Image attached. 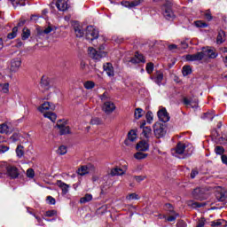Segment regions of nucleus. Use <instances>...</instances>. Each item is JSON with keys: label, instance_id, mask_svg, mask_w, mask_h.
<instances>
[{"label": "nucleus", "instance_id": "1", "mask_svg": "<svg viewBox=\"0 0 227 227\" xmlns=\"http://www.w3.org/2000/svg\"><path fill=\"white\" fill-rule=\"evenodd\" d=\"M54 109H56V106L48 101L43 103L37 107L39 113H42L44 118H48V120H51V121H56V114L51 112L54 111Z\"/></svg>", "mask_w": 227, "mask_h": 227}, {"label": "nucleus", "instance_id": "3", "mask_svg": "<svg viewBox=\"0 0 227 227\" xmlns=\"http://www.w3.org/2000/svg\"><path fill=\"white\" fill-rule=\"evenodd\" d=\"M154 1L156 3H159V1H162V3H165L161 7L163 17L167 20H175V12H173V10H171V0H154Z\"/></svg>", "mask_w": 227, "mask_h": 227}, {"label": "nucleus", "instance_id": "38", "mask_svg": "<svg viewBox=\"0 0 227 227\" xmlns=\"http://www.w3.org/2000/svg\"><path fill=\"white\" fill-rule=\"evenodd\" d=\"M74 33L78 38H82V36H84V31H82V28H81V27H75Z\"/></svg>", "mask_w": 227, "mask_h": 227}, {"label": "nucleus", "instance_id": "34", "mask_svg": "<svg viewBox=\"0 0 227 227\" xmlns=\"http://www.w3.org/2000/svg\"><path fill=\"white\" fill-rule=\"evenodd\" d=\"M214 116H215V115L214 114V112L211 111V112H207V113L204 114V115L202 116V119L207 120L208 121H212L214 120Z\"/></svg>", "mask_w": 227, "mask_h": 227}, {"label": "nucleus", "instance_id": "26", "mask_svg": "<svg viewBox=\"0 0 227 227\" xmlns=\"http://www.w3.org/2000/svg\"><path fill=\"white\" fill-rule=\"evenodd\" d=\"M174 152H176V155L184 154V152H185V144L178 143Z\"/></svg>", "mask_w": 227, "mask_h": 227}, {"label": "nucleus", "instance_id": "2", "mask_svg": "<svg viewBox=\"0 0 227 227\" xmlns=\"http://www.w3.org/2000/svg\"><path fill=\"white\" fill-rule=\"evenodd\" d=\"M98 49L99 51H97V50H95V48L93 47H89L88 49V54L90 58L95 59V61H100L103 58H106V56H107L106 51H102L106 49L105 43L100 44Z\"/></svg>", "mask_w": 227, "mask_h": 227}, {"label": "nucleus", "instance_id": "49", "mask_svg": "<svg viewBox=\"0 0 227 227\" xmlns=\"http://www.w3.org/2000/svg\"><path fill=\"white\" fill-rule=\"evenodd\" d=\"M27 178H35V170L33 168H28L27 170Z\"/></svg>", "mask_w": 227, "mask_h": 227}, {"label": "nucleus", "instance_id": "36", "mask_svg": "<svg viewBox=\"0 0 227 227\" xmlns=\"http://www.w3.org/2000/svg\"><path fill=\"white\" fill-rule=\"evenodd\" d=\"M194 26L196 27H201V28L208 27V24H207V22H205L203 20L194 21Z\"/></svg>", "mask_w": 227, "mask_h": 227}, {"label": "nucleus", "instance_id": "21", "mask_svg": "<svg viewBox=\"0 0 227 227\" xmlns=\"http://www.w3.org/2000/svg\"><path fill=\"white\" fill-rule=\"evenodd\" d=\"M146 125V122H143L140 126V129H143V136L146 137V139H148V137H150V136L152 135V128L150 127H145Z\"/></svg>", "mask_w": 227, "mask_h": 227}, {"label": "nucleus", "instance_id": "35", "mask_svg": "<svg viewBox=\"0 0 227 227\" xmlns=\"http://www.w3.org/2000/svg\"><path fill=\"white\" fill-rule=\"evenodd\" d=\"M19 32V27H14L12 28V32L8 34L7 38L9 40H13V38H15L17 36V33Z\"/></svg>", "mask_w": 227, "mask_h": 227}, {"label": "nucleus", "instance_id": "6", "mask_svg": "<svg viewBox=\"0 0 227 227\" xmlns=\"http://www.w3.org/2000/svg\"><path fill=\"white\" fill-rule=\"evenodd\" d=\"M157 114L160 121H162L163 123H168V121H169V114H168L165 107L160 108Z\"/></svg>", "mask_w": 227, "mask_h": 227}, {"label": "nucleus", "instance_id": "54", "mask_svg": "<svg viewBox=\"0 0 227 227\" xmlns=\"http://www.w3.org/2000/svg\"><path fill=\"white\" fill-rule=\"evenodd\" d=\"M176 217H178V214L172 215L167 218V221H168V223H173V221H175Z\"/></svg>", "mask_w": 227, "mask_h": 227}, {"label": "nucleus", "instance_id": "59", "mask_svg": "<svg viewBox=\"0 0 227 227\" xmlns=\"http://www.w3.org/2000/svg\"><path fill=\"white\" fill-rule=\"evenodd\" d=\"M196 227H205V220H200Z\"/></svg>", "mask_w": 227, "mask_h": 227}, {"label": "nucleus", "instance_id": "15", "mask_svg": "<svg viewBox=\"0 0 227 227\" xmlns=\"http://www.w3.org/2000/svg\"><path fill=\"white\" fill-rule=\"evenodd\" d=\"M103 68L106 71L108 77H114V67H113V64L107 62L103 65Z\"/></svg>", "mask_w": 227, "mask_h": 227}, {"label": "nucleus", "instance_id": "44", "mask_svg": "<svg viewBox=\"0 0 227 227\" xmlns=\"http://www.w3.org/2000/svg\"><path fill=\"white\" fill-rule=\"evenodd\" d=\"M200 194H201V190L200 188H197L192 192V196L193 198H195V200H200Z\"/></svg>", "mask_w": 227, "mask_h": 227}, {"label": "nucleus", "instance_id": "56", "mask_svg": "<svg viewBox=\"0 0 227 227\" xmlns=\"http://www.w3.org/2000/svg\"><path fill=\"white\" fill-rule=\"evenodd\" d=\"M176 226L177 227H187V223H185V222H184V221H179V222H177Z\"/></svg>", "mask_w": 227, "mask_h": 227}, {"label": "nucleus", "instance_id": "5", "mask_svg": "<svg viewBox=\"0 0 227 227\" xmlns=\"http://www.w3.org/2000/svg\"><path fill=\"white\" fill-rule=\"evenodd\" d=\"M85 36L87 40L93 42V40H97V38H98V30L93 26H89L86 28Z\"/></svg>", "mask_w": 227, "mask_h": 227}, {"label": "nucleus", "instance_id": "53", "mask_svg": "<svg viewBox=\"0 0 227 227\" xmlns=\"http://www.w3.org/2000/svg\"><path fill=\"white\" fill-rule=\"evenodd\" d=\"M47 201L50 205H56V199L51 196L47 197Z\"/></svg>", "mask_w": 227, "mask_h": 227}, {"label": "nucleus", "instance_id": "32", "mask_svg": "<svg viewBox=\"0 0 227 227\" xmlns=\"http://www.w3.org/2000/svg\"><path fill=\"white\" fill-rule=\"evenodd\" d=\"M91 200H93V195L87 193L84 197L80 199V203H90Z\"/></svg>", "mask_w": 227, "mask_h": 227}, {"label": "nucleus", "instance_id": "4", "mask_svg": "<svg viewBox=\"0 0 227 227\" xmlns=\"http://www.w3.org/2000/svg\"><path fill=\"white\" fill-rule=\"evenodd\" d=\"M153 132L155 137L160 139V137H164L166 136V124L162 123H155L153 126Z\"/></svg>", "mask_w": 227, "mask_h": 227}, {"label": "nucleus", "instance_id": "52", "mask_svg": "<svg viewBox=\"0 0 227 227\" xmlns=\"http://www.w3.org/2000/svg\"><path fill=\"white\" fill-rule=\"evenodd\" d=\"M204 17L207 19V20H212V13H210V11H206L204 12Z\"/></svg>", "mask_w": 227, "mask_h": 227}, {"label": "nucleus", "instance_id": "42", "mask_svg": "<svg viewBox=\"0 0 227 227\" xmlns=\"http://www.w3.org/2000/svg\"><path fill=\"white\" fill-rule=\"evenodd\" d=\"M67 152V146L60 145L57 151V153H59V155H65Z\"/></svg>", "mask_w": 227, "mask_h": 227}, {"label": "nucleus", "instance_id": "28", "mask_svg": "<svg viewBox=\"0 0 227 227\" xmlns=\"http://www.w3.org/2000/svg\"><path fill=\"white\" fill-rule=\"evenodd\" d=\"M0 93H10V83H0Z\"/></svg>", "mask_w": 227, "mask_h": 227}, {"label": "nucleus", "instance_id": "46", "mask_svg": "<svg viewBox=\"0 0 227 227\" xmlns=\"http://www.w3.org/2000/svg\"><path fill=\"white\" fill-rule=\"evenodd\" d=\"M145 70H146L147 74H153V63H152V62L147 63Z\"/></svg>", "mask_w": 227, "mask_h": 227}, {"label": "nucleus", "instance_id": "63", "mask_svg": "<svg viewBox=\"0 0 227 227\" xmlns=\"http://www.w3.org/2000/svg\"><path fill=\"white\" fill-rule=\"evenodd\" d=\"M34 215V217H35L37 223H38L39 224H42V218L36 216L35 215Z\"/></svg>", "mask_w": 227, "mask_h": 227}, {"label": "nucleus", "instance_id": "39", "mask_svg": "<svg viewBox=\"0 0 227 227\" xmlns=\"http://www.w3.org/2000/svg\"><path fill=\"white\" fill-rule=\"evenodd\" d=\"M143 114H145V112L141 108H137L135 110V118L136 120H139V118L143 117Z\"/></svg>", "mask_w": 227, "mask_h": 227}, {"label": "nucleus", "instance_id": "61", "mask_svg": "<svg viewBox=\"0 0 227 227\" xmlns=\"http://www.w3.org/2000/svg\"><path fill=\"white\" fill-rule=\"evenodd\" d=\"M184 103L185 104V106H191L192 104L191 99H187V98L184 99Z\"/></svg>", "mask_w": 227, "mask_h": 227}, {"label": "nucleus", "instance_id": "12", "mask_svg": "<svg viewBox=\"0 0 227 227\" xmlns=\"http://www.w3.org/2000/svg\"><path fill=\"white\" fill-rule=\"evenodd\" d=\"M136 149L137 150V152H148V150L150 149V145L148 144V142L142 140L137 144Z\"/></svg>", "mask_w": 227, "mask_h": 227}, {"label": "nucleus", "instance_id": "64", "mask_svg": "<svg viewBox=\"0 0 227 227\" xmlns=\"http://www.w3.org/2000/svg\"><path fill=\"white\" fill-rule=\"evenodd\" d=\"M168 49H169V51H173V50L176 49V44H170L168 46Z\"/></svg>", "mask_w": 227, "mask_h": 227}, {"label": "nucleus", "instance_id": "40", "mask_svg": "<svg viewBox=\"0 0 227 227\" xmlns=\"http://www.w3.org/2000/svg\"><path fill=\"white\" fill-rule=\"evenodd\" d=\"M192 72V69H191L190 66H184L183 67V75L185 77L187 75H190V74Z\"/></svg>", "mask_w": 227, "mask_h": 227}, {"label": "nucleus", "instance_id": "48", "mask_svg": "<svg viewBox=\"0 0 227 227\" xmlns=\"http://www.w3.org/2000/svg\"><path fill=\"white\" fill-rule=\"evenodd\" d=\"M145 118L147 120V123H152V121H153V114L152 112H147Z\"/></svg>", "mask_w": 227, "mask_h": 227}, {"label": "nucleus", "instance_id": "13", "mask_svg": "<svg viewBox=\"0 0 227 227\" xmlns=\"http://www.w3.org/2000/svg\"><path fill=\"white\" fill-rule=\"evenodd\" d=\"M55 4L59 12H67L68 10V2L67 0H57Z\"/></svg>", "mask_w": 227, "mask_h": 227}, {"label": "nucleus", "instance_id": "20", "mask_svg": "<svg viewBox=\"0 0 227 227\" xmlns=\"http://www.w3.org/2000/svg\"><path fill=\"white\" fill-rule=\"evenodd\" d=\"M216 196V200H218V201H227V191L226 190H220L216 192L215 194Z\"/></svg>", "mask_w": 227, "mask_h": 227}, {"label": "nucleus", "instance_id": "51", "mask_svg": "<svg viewBox=\"0 0 227 227\" xmlns=\"http://www.w3.org/2000/svg\"><path fill=\"white\" fill-rule=\"evenodd\" d=\"M56 214H57L56 210H50V211H46L45 216L46 217H54V215H56Z\"/></svg>", "mask_w": 227, "mask_h": 227}, {"label": "nucleus", "instance_id": "31", "mask_svg": "<svg viewBox=\"0 0 227 227\" xmlns=\"http://www.w3.org/2000/svg\"><path fill=\"white\" fill-rule=\"evenodd\" d=\"M142 151H138L137 153L134 154V158L137 160H143V159H146L148 157V153H141Z\"/></svg>", "mask_w": 227, "mask_h": 227}, {"label": "nucleus", "instance_id": "18", "mask_svg": "<svg viewBox=\"0 0 227 227\" xmlns=\"http://www.w3.org/2000/svg\"><path fill=\"white\" fill-rule=\"evenodd\" d=\"M91 169H93V166L87 165V166H82L78 169V175L81 176H84V175H88V173H91Z\"/></svg>", "mask_w": 227, "mask_h": 227}, {"label": "nucleus", "instance_id": "23", "mask_svg": "<svg viewBox=\"0 0 227 227\" xmlns=\"http://www.w3.org/2000/svg\"><path fill=\"white\" fill-rule=\"evenodd\" d=\"M12 129L9 122H4L0 124V134H8Z\"/></svg>", "mask_w": 227, "mask_h": 227}, {"label": "nucleus", "instance_id": "17", "mask_svg": "<svg viewBox=\"0 0 227 227\" xmlns=\"http://www.w3.org/2000/svg\"><path fill=\"white\" fill-rule=\"evenodd\" d=\"M137 139V133L136 130L132 129L128 133V139L125 141V145H130V143H134Z\"/></svg>", "mask_w": 227, "mask_h": 227}, {"label": "nucleus", "instance_id": "55", "mask_svg": "<svg viewBox=\"0 0 227 227\" xmlns=\"http://www.w3.org/2000/svg\"><path fill=\"white\" fill-rule=\"evenodd\" d=\"M145 178H146V176H134V179L137 182H143V180H145Z\"/></svg>", "mask_w": 227, "mask_h": 227}, {"label": "nucleus", "instance_id": "8", "mask_svg": "<svg viewBox=\"0 0 227 227\" xmlns=\"http://www.w3.org/2000/svg\"><path fill=\"white\" fill-rule=\"evenodd\" d=\"M127 169H128L127 165H124L122 168L120 167H115L111 169L110 175L112 176H121L122 175H125V173H127Z\"/></svg>", "mask_w": 227, "mask_h": 227}, {"label": "nucleus", "instance_id": "47", "mask_svg": "<svg viewBox=\"0 0 227 227\" xmlns=\"http://www.w3.org/2000/svg\"><path fill=\"white\" fill-rule=\"evenodd\" d=\"M138 199H139V195L136 193H130L126 197V200H128L129 201H132V200H138Z\"/></svg>", "mask_w": 227, "mask_h": 227}, {"label": "nucleus", "instance_id": "50", "mask_svg": "<svg viewBox=\"0 0 227 227\" xmlns=\"http://www.w3.org/2000/svg\"><path fill=\"white\" fill-rule=\"evenodd\" d=\"M224 223H226L224 220H220V221H217V222H212L211 226H213V227H219L222 224H224Z\"/></svg>", "mask_w": 227, "mask_h": 227}, {"label": "nucleus", "instance_id": "24", "mask_svg": "<svg viewBox=\"0 0 227 227\" xmlns=\"http://www.w3.org/2000/svg\"><path fill=\"white\" fill-rule=\"evenodd\" d=\"M56 29H58V28L55 26L48 25L40 33H41V35H50V33L56 32Z\"/></svg>", "mask_w": 227, "mask_h": 227}, {"label": "nucleus", "instance_id": "58", "mask_svg": "<svg viewBox=\"0 0 227 227\" xmlns=\"http://www.w3.org/2000/svg\"><path fill=\"white\" fill-rule=\"evenodd\" d=\"M199 174L198 170L193 169L191 172V178H196V176Z\"/></svg>", "mask_w": 227, "mask_h": 227}, {"label": "nucleus", "instance_id": "41", "mask_svg": "<svg viewBox=\"0 0 227 227\" xmlns=\"http://www.w3.org/2000/svg\"><path fill=\"white\" fill-rule=\"evenodd\" d=\"M10 139L12 143H17V141H19V139H20V133H13Z\"/></svg>", "mask_w": 227, "mask_h": 227}, {"label": "nucleus", "instance_id": "16", "mask_svg": "<svg viewBox=\"0 0 227 227\" xmlns=\"http://www.w3.org/2000/svg\"><path fill=\"white\" fill-rule=\"evenodd\" d=\"M141 3H143V0H134L133 2L123 1L121 4L125 8H134L136 6H139Z\"/></svg>", "mask_w": 227, "mask_h": 227}, {"label": "nucleus", "instance_id": "57", "mask_svg": "<svg viewBox=\"0 0 227 227\" xmlns=\"http://www.w3.org/2000/svg\"><path fill=\"white\" fill-rule=\"evenodd\" d=\"M91 123H92V125H99V123H100V119H98V118H94V119L91 120Z\"/></svg>", "mask_w": 227, "mask_h": 227}, {"label": "nucleus", "instance_id": "27", "mask_svg": "<svg viewBox=\"0 0 227 227\" xmlns=\"http://www.w3.org/2000/svg\"><path fill=\"white\" fill-rule=\"evenodd\" d=\"M151 79H153L154 82H156V84L160 85V82H162V81L164 79V74L160 71H157L155 77L154 78L151 77Z\"/></svg>", "mask_w": 227, "mask_h": 227}, {"label": "nucleus", "instance_id": "43", "mask_svg": "<svg viewBox=\"0 0 227 227\" xmlns=\"http://www.w3.org/2000/svg\"><path fill=\"white\" fill-rule=\"evenodd\" d=\"M6 152H10V147L6 145H0V153H6Z\"/></svg>", "mask_w": 227, "mask_h": 227}, {"label": "nucleus", "instance_id": "14", "mask_svg": "<svg viewBox=\"0 0 227 227\" xmlns=\"http://www.w3.org/2000/svg\"><path fill=\"white\" fill-rule=\"evenodd\" d=\"M22 65V60L19 58L13 59L11 61V70L12 72H17L20 68V66Z\"/></svg>", "mask_w": 227, "mask_h": 227}, {"label": "nucleus", "instance_id": "62", "mask_svg": "<svg viewBox=\"0 0 227 227\" xmlns=\"http://www.w3.org/2000/svg\"><path fill=\"white\" fill-rule=\"evenodd\" d=\"M12 3V5L14 6V8H17V6H19L20 3L19 2H15V0H10Z\"/></svg>", "mask_w": 227, "mask_h": 227}, {"label": "nucleus", "instance_id": "37", "mask_svg": "<svg viewBox=\"0 0 227 227\" xmlns=\"http://www.w3.org/2000/svg\"><path fill=\"white\" fill-rule=\"evenodd\" d=\"M85 90H93L95 88V82L93 81H87L83 83Z\"/></svg>", "mask_w": 227, "mask_h": 227}, {"label": "nucleus", "instance_id": "29", "mask_svg": "<svg viewBox=\"0 0 227 227\" xmlns=\"http://www.w3.org/2000/svg\"><path fill=\"white\" fill-rule=\"evenodd\" d=\"M16 155L18 159H22L24 157V145H19L16 148Z\"/></svg>", "mask_w": 227, "mask_h": 227}, {"label": "nucleus", "instance_id": "19", "mask_svg": "<svg viewBox=\"0 0 227 227\" xmlns=\"http://www.w3.org/2000/svg\"><path fill=\"white\" fill-rule=\"evenodd\" d=\"M57 185L59 187V189H61L63 196L68 194V190L70 189L69 184H67L62 181H57Z\"/></svg>", "mask_w": 227, "mask_h": 227}, {"label": "nucleus", "instance_id": "30", "mask_svg": "<svg viewBox=\"0 0 227 227\" xmlns=\"http://www.w3.org/2000/svg\"><path fill=\"white\" fill-rule=\"evenodd\" d=\"M224 36H226V34L224 33V31L221 30L218 33V35L216 38V43L218 44L223 43L224 40H226Z\"/></svg>", "mask_w": 227, "mask_h": 227}, {"label": "nucleus", "instance_id": "10", "mask_svg": "<svg viewBox=\"0 0 227 227\" xmlns=\"http://www.w3.org/2000/svg\"><path fill=\"white\" fill-rule=\"evenodd\" d=\"M186 61H201L204 59L203 51L197 52L195 54H188L185 57Z\"/></svg>", "mask_w": 227, "mask_h": 227}, {"label": "nucleus", "instance_id": "60", "mask_svg": "<svg viewBox=\"0 0 227 227\" xmlns=\"http://www.w3.org/2000/svg\"><path fill=\"white\" fill-rule=\"evenodd\" d=\"M222 162L223 164H226V166H227V156L226 155H222Z\"/></svg>", "mask_w": 227, "mask_h": 227}, {"label": "nucleus", "instance_id": "33", "mask_svg": "<svg viewBox=\"0 0 227 227\" xmlns=\"http://www.w3.org/2000/svg\"><path fill=\"white\" fill-rule=\"evenodd\" d=\"M31 36V30H29L27 27L23 28L21 38L22 40H27Z\"/></svg>", "mask_w": 227, "mask_h": 227}, {"label": "nucleus", "instance_id": "7", "mask_svg": "<svg viewBox=\"0 0 227 227\" xmlns=\"http://www.w3.org/2000/svg\"><path fill=\"white\" fill-rule=\"evenodd\" d=\"M6 171H7L8 176H10V178H12V179L19 178V176L20 175L19 168L15 166H12V165L7 166Z\"/></svg>", "mask_w": 227, "mask_h": 227}, {"label": "nucleus", "instance_id": "9", "mask_svg": "<svg viewBox=\"0 0 227 227\" xmlns=\"http://www.w3.org/2000/svg\"><path fill=\"white\" fill-rule=\"evenodd\" d=\"M202 53L204 58H210L211 59L217 58V52H215V50L212 48H208V47L203 48Z\"/></svg>", "mask_w": 227, "mask_h": 227}, {"label": "nucleus", "instance_id": "11", "mask_svg": "<svg viewBox=\"0 0 227 227\" xmlns=\"http://www.w3.org/2000/svg\"><path fill=\"white\" fill-rule=\"evenodd\" d=\"M114 109H116V106H114V103H113L111 101H106L103 105V111L106 114H111V113H113V111H114Z\"/></svg>", "mask_w": 227, "mask_h": 227}, {"label": "nucleus", "instance_id": "25", "mask_svg": "<svg viewBox=\"0 0 227 227\" xmlns=\"http://www.w3.org/2000/svg\"><path fill=\"white\" fill-rule=\"evenodd\" d=\"M57 127L59 128V134L61 136H65V134H70V127L65 126L63 124H57Z\"/></svg>", "mask_w": 227, "mask_h": 227}, {"label": "nucleus", "instance_id": "22", "mask_svg": "<svg viewBox=\"0 0 227 227\" xmlns=\"http://www.w3.org/2000/svg\"><path fill=\"white\" fill-rule=\"evenodd\" d=\"M130 61L131 63H145L146 60L145 59V57L143 56V54L137 52L135 54V57L131 59Z\"/></svg>", "mask_w": 227, "mask_h": 227}, {"label": "nucleus", "instance_id": "45", "mask_svg": "<svg viewBox=\"0 0 227 227\" xmlns=\"http://www.w3.org/2000/svg\"><path fill=\"white\" fill-rule=\"evenodd\" d=\"M215 152L216 155H223L224 153V147L218 145L215 148Z\"/></svg>", "mask_w": 227, "mask_h": 227}]
</instances>
